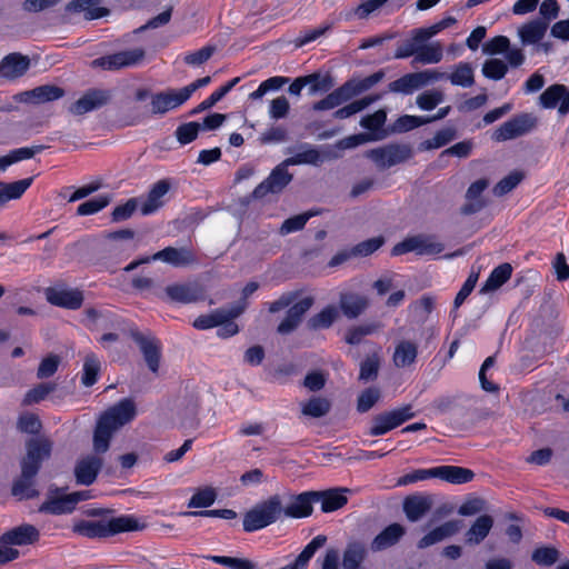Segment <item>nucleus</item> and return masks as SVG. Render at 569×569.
Masks as SVG:
<instances>
[{"mask_svg":"<svg viewBox=\"0 0 569 569\" xmlns=\"http://www.w3.org/2000/svg\"><path fill=\"white\" fill-rule=\"evenodd\" d=\"M134 416L136 406L131 399L120 400L99 416L92 437L93 453L80 458L74 466L78 485L90 486L96 481L103 466L101 455L109 450L113 435Z\"/></svg>","mask_w":569,"mask_h":569,"instance_id":"f257e3e1","label":"nucleus"},{"mask_svg":"<svg viewBox=\"0 0 569 569\" xmlns=\"http://www.w3.org/2000/svg\"><path fill=\"white\" fill-rule=\"evenodd\" d=\"M52 445V441L43 436L27 440L26 455L20 460L21 472L11 487V495L18 500L33 499L40 495L36 488V477L42 462L50 458Z\"/></svg>","mask_w":569,"mask_h":569,"instance_id":"f03ea898","label":"nucleus"},{"mask_svg":"<svg viewBox=\"0 0 569 569\" xmlns=\"http://www.w3.org/2000/svg\"><path fill=\"white\" fill-rule=\"evenodd\" d=\"M303 289L283 292L277 300L268 306L270 313H277L286 308L284 318L277 327V332L281 336H287L295 332L301 325L306 313L313 307L315 297L307 296L301 298Z\"/></svg>","mask_w":569,"mask_h":569,"instance_id":"7ed1b4c3","label":"nucleus"},{"mask_svg":"<svg viewBox=\"0 0 569 569\" xmlns=\"http://www.w3.org/2000/svg\"><path fill=\"white\" fill-rule=\"evenodd\" d=\"M144 525L131 516L113 518L103 517L100 520H81L73 526V531L87 538H107L120 532L142 530Z\"/></svg>","mask_w":569,"mask_h":569,"instance_id":"20e7f679","label":"nucleus"},{"mask_svg":"<svg viewBox=\"0 0 569 569\" xmlns=\"http://www.w3.org/2000/svg\"><path fill=\"white\" fill-rule=\"evenodd\" d=\"M283 511L282 498L280 495H272L268 499L257 503L243 516V530L253 532L277 522Z\"/></svg>","mask_w":569,"mask_h":569,"instance_id":"39448f33","label":"nucleus"},{"mask_svg":"<svg viewBox=\"0 0 569 569\" xmlns=\"http://www.w3.org/2000/svg\"><path fill=\"white\" fill-rule=\"evenodd\" d=\"M413 156L412 147L408 143H389L366 152V157L375 162L379 170H386L403 163Z\"/></svg>","mask_w":569,"mask_h":569,"instance_id":"423d86ee","label":"nucleus"},{"mask_svg":"<svg viewBox=\"0 0 569 569\" xmlns=\"http://www.w3.org/2000/svg\"><path fill=\"white\" fill-rule=\"evenodd\" d=\"M146 57L142 48L123 50L112 54L103 56L91 61L92 68L116 71L139 64Z\"/></svg>","mask_w":569,"mask_h":569,"instance_id":"0eeeda50","label":"nucleus"},{"mask_svg":"<svg viewBox=\"0 0 569 569\" xmlns=\"http://www.w3.org/2000/svg\"><path fill=\"white\" fill-rule=\"evenodd\" d=\"M413 417L415 412L411 405L379 413L372 418L369 435L373 437L382 436Z\"/></svg>","mask_w":569,"mask_h":569,"instance_id":"6e6552de","label":"nucleus"},{"mask_svg":"<svg viewBox=\"0 0 569 569\" xmlns=\"http://www.w3.org/2000/svg\"><path fill=\"white\" fill-rule=\"evenodd\" d=\"M445 246L435 240V236L417 234L406 238L398 242L391 249L392 256H401L407 252H416L417 254H438L442 252Z\"/></svg>","mask_w":569,"mask_h":569,"instance_id":"1a4fd4ad","label":"nucleus"},{"mask_svg":"<svg viewBox=\"0 0 569 569\" xmlns=\"http://www.w3.org/2000/svg\"><path fill=\"white\" fill-rule=\"evenodd\" d=\"M289 164L286 160L279 163L269 177L259 183L251 193L253 199L264 198L267 194H277L284 190V188L292 181L293 176L288 171Z\"/></svg>","mask_w":569,"mask_h":569,"instance_id":"9d476101","label":"nucleus"},{"mask_svg":"<svg viewBox=\"0 0 569 569\" xmlns=\"http://www.w3.org/2000/svg\"><path fill=\"white\" fill-rule=\"evenodd\" d=\"M537 126V118L530 113H520L503 122L492 134V139L502 142L521 137Z\"/></svg>","mask_w":569,"mask_h":569,"instance_id":"9b49d317","label":"nucleus"},{"mask_svg":"<svg viewBox=\"0 0 569 569\" xmlns=\"http://www.w3.org/2000/svg\"><path fill=\"white\" fill-rule=\"evenodd\" d=\"M46 300L59 308L78 310L84 301L83 291L78 288H68L63 284H57L44 289Z\"/></svg>","mask_w":569,"mask_h":569,"instance_id":"f8f14e48","label":"nucleus"},{"mask_svg":"<svg viewBox=\"0 0 569 569\" xmlns=\"http://www.w3.org/2000/svg\"><path fill=\"white\" fill-rule=\"evenodd\" d=\"M130 337L139 346L149 370L158 375L161 360V346L151 335H144L137 329L130 330Z\"/></svg>","mask_w":569,"mask_h":569,"instance_id":"ddd939ff","label":"nucleus"},{"mask_svg":"<svg viewBox=\"0 0 569 569\" xmlns=\"http://www.w3.org/2000/svg\"><path fill=\"white\" fill-rule=\"evenodd\" d=\"M112 94L106 89H89L70 107L69 111L76 116H82L93 110L107 106L111 101Z\"/></svg>","mask_w":569,"mask_h":569,"instance_id":"4468645a","label":"nucleus"},{"mask_svg":"<svg viewBox=\"0 0 569 569\" xmlns=\"http://www.w3.org/2000/svg\"><path fill=\"white\" fill-rule=\"evenodd\" d=\"M40 538L39 530L29 523H23L6 531L0 537V548L10 546H27L36 543Z\"/></svg>","mask_w":569,"mask_h":569,"instance_id":"2eb2a0df","label":"nucleus"},{"mask_svg":"<svg viewBox=\"0 0 569 569\" xmlns=\"http://www.w3.org/2000/svg\"><path fill=\"white\" fill-rule=\"evenodd\" d=\"M199 401L193 395H187L178 400L174 407V415L179 427L196 428L199 423L198 419Z\"/></svg>","mask_w":569,"mask_h":569,"instance_id":"dca6fc26","label":"nucleus"},{"mask_svg":"<svg viewBox=\"0 0 569 569\" xmlns=\"http://www.w3.org/2000/svg\"><path fill=\"white\" fill-rule=\"evenodd\" d=\"M187 97L183 93L182 89L176 90H167L162 92H158L151 96V109L150 113L156 114H164L169 110H172L187 101Z\"/></svg>","mask_w":569,"mask_h":569,"instance_id":"f3484780","label":"nucleus"},{"mask_svg":"<svg viewBox=\"0 0 569 569\" xmlns=\"http://www.w3.org/2000/svg\"><path fill=\"white\" fill-rule=\"evenodd\" d=\"M433 506L431 495L415 493L405 498L402 503L403 512L411 522L419 521Z\"/></svg>","mask_w":569,"mask_h":569,"instance_id":"a211bd4d","label":"nucleus"},{"mask_svg":"<svg viewBox=\"0 0 569 569\" xmlns=\"http://www.w3.org/2000/svg\"><path fill=\"white\" fill-rule=\"evenodd\" d=\"M30 68V58L20 52L7 54L0 61V77L8 80H16L22 77Z\"/></svg>","mask_w":569,"mask_h":569,"instance_id":"6ab92c4d","label":"nucleus"},{"mask_svg":"<svg viewBox=\"0 0 569 569\" xmlns=\"http://www.w3.org/2000/svg\"><path fill=\"white\" fill-rule=\"evenodd\" d=\"M489 180L486 178L478 179L472 182L466 192V203L460 208V212L465 216H471L481 211L486 206V201L481 198V193L488 188Z\"/></svg>","mask_w":569,"mask_h":569,"instance_id":"aec40b11","label":"nucleus"},{"mask_svg":"<svg viewBox=\"0 0 569 569\" xmlns=\"http://www.w3.org/2000/svg\"><path fill=\"white\" fill-rule=\"evenodd\" d=\"M166 295L170 301L192 303L203 298V289L197 283H174L167 286Z\"/></svg>","mask_w":569,"mask_h":569,"instance_id":"412c9836","label":"nucleus"},{"mask_svg":"<svg viewBox=\"0 0 569 569\" xmlns=\"http://www.w3.org/2000/svg\"><path fill=\"white\" fill-rule=\"evenodd\" d=\"M62 489L50 488L48 499L39 507V512L50 515L69 513L74 509V501L69 495H60Z\"/></svg>","mask_w":569,"mask_h":569,"instance_id":"4be33fe9","label":"nucleus"},{"mask_svg":"<svg viewBox=\"0 0 569 569\" xmlns=\"http://www.w3.org/2000/svg\"><path fill=\"white\" fill-rule=\"evenodd\" d=\"M318 491H307L293 497L292 501L283 507L282 515L289 518H306L312 513V503L317 501Z\"/></svg>","mask_w":569,"mask_h":569,"instance_id":"5701e85b","label":"nucleus"},{"mask_svg":"<svg viewBox=\"0 0 569 569\" xmlns=\"http://www.w3.org/2000/svg\"><path fill=\"white\" fill-rule=\"evenodd\" d=\"M369 306L367 297L355 292H341L339 307L342 313L349 319L358 318Z\"/></svg>","mask_w":569,"mask_h":569,"instance_id":"b1692460","label":"nucleus"},{"mask_svg":"<svg viewBox=\"0 0 569 569\" xmlns=\"http://www.w3.org/2000/svg\"><path fill=\"white\" fill-rule=\"evenodd\" d=\"M153 260H161L174 267H183L191 264L196 261V258L191 250L187 248H174L167 247L152 254Z\"/></svg>","mask_w":569,"mask_h":569,"instance_id":"393cba45","label":"nucleus"},{"mask_svg":"<svg viewBox=\"0 0 569 569\" xmlns=\"http://www.w3.org/2000/svg\"><path fill=\"white\" fill-rule=\"evenodd\" d=\"M170 188L171 183L168 179L156 182L141 206L142 214H150L161 208L164 204L162 198L169 192Z\"/></svg>","mask_w":569,"mask_h":569,"instance_id":"a878e982","label":"nucleus"},{"mask_svg":"<svg viewBox=\"0 0 569 569\" xmlns=\"http://www.w3.org/2000/svg\"><path fill=\"white\" fill-rule=\"evenodd\" d=\"M495 520L490 515L479 516L465 535L466 543L470 546L480 545L490 533Z\"/></svg>","mask_w":569,"mask_h":569,"instance_id":"bb28decb","label":"nucleus"},{"mask_svg":"<svg viewBox=\"0 0 569 569\" xmlns=\"http://www.w3.org/2000/svg\"><path fill=\"white\" fill-rule=\"evenodd\" d=\"M386 73L383 70H379L369 77L363 79L352 78L342 84L345 92L347 93V98L350 100L351 98L370 90L377 83H379Z\"/></svg>","mask_w":569,"mask_h":569,"instance_id":"cd10ccee","label":"nucleus"},{"mask_svg":"<svg viewBox=\"0 0 569 569\" xmlns=\"http://www.w3.org/2000/svg\"><path fill=\"white\" fill-rule=\"evenodd\" d=\"M406 529L399 523H391L385 528L376 538L372 540L370 548L372 551H381L387 548L395 546L401 537L405 535Z\"/></svg>","mask_w":569,"mask_h":569,"instance_id":"c85d7f7f","label":"nucleus"},{"mask_svg":"<svg viewBox=\"0 0 569 569\" xmlns=\"http://www.w3.org/2000/svg\"><path fill=\"white\" fill-rule=\"evenodd\" d=\"M433 475L435 478H439L455 485L467 483L475 478V472L472 470L458 466L436 467Z\"/></svg>","mask_w":569,"mask_h":569,"instance_id":"c756f323","label":"nucleus"},{"mask_svg":"<svg viewBox=\"0 0 569 569\" xmlns=\"http://www.w3.org/2000/svg\"><path fill=\"white\" fill-rule=\"evenodd\" d=\"M100 0H71L66 6V11L83 12L87 20L99 19L109 13V10L99 7Z\"/></svg>","mask_w":569,"mask_h":569,"instance_id":"7c9ffc66","label":"nucleus"},{"mask_svg":"<svg viewBox=\"0 0 569 569\" xmlns=\"http://www.w3.org/2000/svg\"><path fill=\"white\" fill-rule=\"evenodd\" d=\"M348 491L349 489L347 488H336L326 491H318L317 501H321V510L323 512H332L347 505L348 499L343 492Z\"/></svg>","mask_w":569,"mask_h":569,"instance_id":"2f4dec72","label":"nucleus"},{"mask_svg":"<svg viewBox=\"0 0 569 569\" xmlns=\"http://www.w3.org/2000/svg\"><path fill=\"white\" fill-rule=\"evenodd\" d=\"M338 318L339 309L333 305H328L308 319L307 328L311 331L329 329Z\"/></svg>","mask_w":569,"mask_h":569,"instance_id":"473e14b6","label":"nucleus"},{"mask_svg":"<svg viewBox=\"0 0 569 569\" xmlns=\"http://www.w3.org/2000/svg\"><path fill=\"white\" fill-rule=\"evenodd\" d=\"M549 23L542 19H536L525 23L518 30L523 44L538 43L546 34Z\"/></svg>","mask_w":569,"mask_h":569,"instance_id":"72a5a7b5","label":"nucleus"},{"mask_svg":"<svg viewBox=\"0 0 569 569\" xmlns=\"http://www.w3.org/2000/svg\"><path fill=\"white\" fill-rule=\"evenodd\" d=\"M417 356V345L409 340H401L395 348L392 361L397 368H405L415 363Z\"/></svg>","mask_w":569,"mask_h":569,"instance_id":"f704fd0d","label":"nucleus"},{"mask_svg":"<svg viewBox=\"0 0 569 569\" xmlns=\"http://www.w3.org/2000/svg\"><path fill=\"white\" fill-rule=\"evenodd\" d=\"M367 556L365 543L360 541H351L343 551L342 568L343 569H363L361 563Z\"/></svg>","mask_w":569,"mask_h":569,"instance_id":"c9c22d12","label":"nucleus"},{"mask_svg":"<svg viewBox=\"0 0 569 569\" xmlns=\"http://www.w3.org/2000/svg\"><path fill=\"white\" fill-rule=\"evenodd\" d=\"M327 542V537L319 535L315 537L298 555L293 563L282 567L280 569H307L309 560L313 557L316 551L322 548Z\"/></svg>","mask_w":569,"mask_h":569,"instance_id":"e433bc0d","label":"nucleus"},{"mask_svg":"<svg viewBox=\"0 0 569 569\" xmlns=\"http://www.w3.org/2000/svg\"><path fill=\"white\" fill-rule=\"evenodd\" d=\"M512 266L505 262L492 270L486 283L481 288V292H490L499 289L505 284L511 277Z\"/></svg>","mask_w":569,"mask_h":569,"instance_id":"4c0bfd02","label":"nucleus"},{"mask_svg":"<svg viewBox=\"0 0 569 569\" xmlns=\"http://www.w3.org/2000/svg\"><path fill=\"white\" fill-rule=\"evenodd\" d=\"M32 180L33 178H26L10 183L0 182V207L9 200L20 198L31 186Z\"/></svg>","mask_w":569,"mask_h":569,"instance_id":"58836bf2","label":"nucleus"},{"mask_svg":"<svg viewBox=\"0 0 569 569\" xmlns=\"http://www.w3.org/2000/svg\"><path fill=\"white\" fill-rule=\"evenodd\" d=\"M101 371V362L94 353H88L84 357L81 383L84 387L93 386Z\"/></svg>","mask_w":569,"mask_h":569,"instance_id":"ea45409f","label":"nucleus"},{"mask_svg":"<svg viewBox=\"0 0 569 569\" xmlns=\"http://www.w3.org/2000/svg\"><path fill=\"white\" fill-rule=\"evenodd\" d=\"M381 97H382V94H371V96L363 97L359 100L352 101L351 103L338 109L333 113V117L336 119L349 118V117L356 114L357 112L362 111L363 109L369 107L371 103L380 100Z\"/></svg>","mask_w":569,"mask_h":569,"instance_id":"a19ab883","label":"nucleus"},{"mask_svg":"<svg viewBox=\"0 0 569 569\" xmlns=\"http://www.w3.org/2000/svg\"><path fill=\"white\" fill-rule=\"evenodd\" d=\"M419 88H421V84L418 72L407 73L388 84L390 92L403 94H410Z\"/></svg>","mask_w":569,"mask_h":569,"instance_id":"79ce46f5","label":"nucleus"},{"mask_svg":"<svg viewBox=\"0 0 569 569\" xmlns=\"http://www.w3.org/2000/svg\"><path fill=\"white\" fill-rule=\"evenodd\" d=\"M442 46L439 42L418 46V52L415 62L419 63H438L442 60Z\"/></svg>","mask_w":569,"mask_h":569,"instance_id":"37998d69","label":"nucleus"},{"mask_svg":"<svg viewBox=\"0 0 569 569\" xmlns=\"http://www.w3.org/2000/svg\"><path fill=\"white\" fill-rule=\"evenodd\" d=\"M331 409V402L327 398L312 397L302 405L301 412L312 418L325 417Z\"/></svg>","mask_w":569,"mask_h":569,"instance_id":"c03bdc74","label":"nucleus"},{"mask_svg":"<svg viewBox=\"0 0 569 569\" xmlns=\"http://www.w3.org/2000/svg\"><path fill=\"white\" fill-rule=\"evenodd\" d=\"M448 79L453 86L469 88L475 83L473 69L470 63L461 62L456 66L452 73L448 74Z\"/></svg>","mask_w":569,"mask_h":569,"instance_id":"a18cd8bd","label":"nucleus"},{"mask_svg":"<svg viewBox=\"0 0 569 569\" xmlns=\"http://www.w3.org/2000/svg\"><path fill=\"white\" fill-rule=\"evenodd\" d=\"M57 385L53 382H41L31 388L22 399V406H32L44 400L49 393L53 392Z\"/></svg>","mask_w":569,"mask_h":569,"instance_id":"49530a36","label":"nucleus"},{"mask_svg":"<svg viewBox=\"0 0 569 569\" xmlns=\"http://www.w3.org/2000/svg\"><path fill=\"white\" fill-rule=\"evenodd\" d=\"M560 559V551L556 547L543 546L532 551L531 560L538 566L551 567Z\"/></svg>","mask_w":569,"mask_h":569,"instance_id":"de8ad7c7","label":"nucleus"},{"mask_svg":"<svg viewBox=\"0 0 569 569\" xmlns=\"http://www.w3.org/2000/svg\"><path fill=\"white\" fill-rule=\"evenodd\" d=\"M33 103H43L53 101L64 96V90L54 84H43L31 90Z\"/></svg>","mask_w":569,"mask_h":569,"instance_id":"09e8293b","label":"nucleus"},{"mask_svg":"<svg viewBox=\"0 0 569 569\" xmlns=\"http://www.w3.org/2000/svg\"><path fill=\"white\" fill-rule=\"evenodd\" d=\"M566 93L565 84H552L548 87L539 97V103L542 108L552 109L557 107L558 102L562 101V97Z\"/></svg>","mask_w":569,"mask_h":569,"instance_id":"8fccbe9b","label":"nucleus"},{"mask_svg":"<svg viewBox=\"0 0 569 569\" xmlns=\"http://www.w3.org/2000/svg\"><path fill=\"white\" fill-rule=\"evenodd\" d=\"M525 178V173L519 170L511 171L502 178L492 189L496 197H502L512 191Z\"/></svg>","mask_w":569,"mask_h":569,"instance_id":"3c124183","label":"nucleus"},{"mask_svg":"<svg viewBox=\"0 0 569 569\" xmlns=\"http://www.w3.org/2000/svg\"><path fill=\"white\" fill-rule=\"evenodd\" d=\"M380 356L378 352H373L372 355L368 356L361 363H360V373H359V380L362 381H372L378 377V372L380 369Z\"/></svg>","mask_w":569,"mask_h":569,"instance_id":"603ef678","label":"nucleus"},{"mask_svg":"<svg viewBox=\"0 0 569 569\" xmlns=\"http://www.w3.org/2000/svg\"><path fill=\"white\" fill-rule=\"evenodd\" d=\"M303 149L300 152H297L295 156L284 159L286 164L297 166V164H317L320 161V153L316 148L301 146Z\"/></svg>","mask_w":569,"mask_h":569,"instance_id":"864d4df0","label":"nucleus"},{"mask_svg":"<svg viewBox=\"0 0 569 569\" xmlns=\"http://www.w3.org/2000/svg\"><path fill=\"white\" fill-rule=\"evenodd\" d=\"M240 79L234 78L224 86H222L220 89L214 91L208 99L203 100L200 104H198L190 114H197L201 111H204L207 109H210L213 107L218 101H220L234 86L238 83Z\"/></svg>","mask_w":569,"mask_h":569,"instance_id":"5fc2aeb1","label":"nucleus"},{"mask_svg":"<svg viewBox=\"0 0 569 569\" xmlns=\"http://www.w3.org/2000/svg\"><path fill=\"white\" fill-rule=\"evenodd\" d=\"M319 211L309 210L307 212H303L301 214H297L293 217H290L283 221L280 228L281 234H288L295 231H299L305 228L307 221L317 216Z\"/></svg>","mask_w":569,"mask_h":569,"instance_id":"6e6d98bb","label":"nucleus"},{"mask_svg":"<svg viewBox=\"0 0 569 569\" xmlns=\"http://www.w3.org/2000/svg\"><path fill=\"white\" fill-rule=\"evenodd\" d=\"M379 329L377 323H368L351 327L347 330L345 341L348 345H359L366 336L372 335Z\"/></svg>","mask_w":569,"mask_h":569,"instance_id":"4d7b16f0","label":"nucleus"},{"mask_svg":"<svg viewBox=\"0 0 569 569\" xmlns=\"http://www.w3.org/2000/svg\"><path fill=\"white\" fill-rule=\"evenodd\" d=\"M348 100L349 99L347 98V93L345 92L343 87L341 86L338 89L330 92L322 100L316 102L312 108L316 111L330 110Z\"/></svg>","mask_w":569,"mask_h":569,"instance_id":"13d9d810","label":"nucleus"},{"mask_svg":"<svg viewBox=\"0 0 569 569\" xmlns=\"http://www.w3.org/2000/svg\"><path fill=\"white\" fill-rule=\"evenodd\" d=\"M217 492L211 487L198 489L188 502L189 508H207L213 505Z\"/></svg>","mask_w":569,"mask_h":569,"instance_id":"bf43d9fd","label":"nucleus"},{"mask_svg":"<svg viewBox=\"0 0 569 569\" xmlns=\"http://www.w3.org/2000/svg\"><path fill=\"white\" fill-rule=\"evenodd\" d=\"M288 82H289V78H287V77H281V76L271 77V78L264 80L263 82H261L260 86L258 87V89L249 94V98L251 100H259L267 92L272 91V90H279Z\"/></svg>","mask_w":569,"mask_h":569,"instance_id":"052dcab7","label":"nucleus"},{"mask_svg":"<svg viewBox=\"0 0 569 569\" xmlns=\"http://www.w3.org/2000/svg\"><path fill=\"white\" fill-rule=\"evenodd\" d=\"M60 363L61 357L59 355H48L39 363L37 369V378L41 380L51 378L58 371Z\"/></svg>","mask_w":569,"mask_h":569,"instance_id":"680f3d73","label":"nucleus"},{"mask_svg":"<svg viewBox=\"0 0 569 569\" xmlns=\"http://www.w3.org/2000/svg\"><path fill=\"white\" fill-rule=\"evenodd\" d=\"M111 201L109 194H102L81 203L77 209L78 216H89L104 209Z\"/></svg>","mask_w":569,"mask_h":569,"instance_id":"e2e57ef3","label":"nucleus"},{"mask_svg":"<svg viewBox=\"0 0 569 569\" xmlns=\"http://www.w3.org/2000/svg\"><path fill=\"white\" fill-rule=\"evenodd\" d=\"M47 147L43 144H37L32 147H23L12 150L9 154L4 156V164H12L14 162L31 159L37 153L43 151Z\"/></svg>","mask_w":569,"mask_h":569,"instance_id":"0e129e2a","label":"nucleus"},{"mask_svg":"<svg viewBox=\"0 0 569 569\" xmlns=\"http://www.w3.org/2000/svg\"><path fill=\"white\" fill-rule=\"evenodd\" d=\"M207 558L214 563L222 565L231 569H257V565L254 562L244 558H233L226 556H209Z\"/></svg>","mask_w":569,"mask_h":569,"instance_id":"69168bd1","label":"nucleus"},{"mask_svg":"<svg viewBox=\"0 0 569 569\" xmlns=\"http://www.w3.org/2000/svg\"><path fill=\"white\" fill-rule=\"evenodd\" d=\"M443 99L445 96L442 91L433 89L419 94L416 102L420 109L429 111L441 103Z\"/></svg>","mask_w":569,"mask_h":569,"instance_id":"338daca9","label":"nucleus"},{"mask_svg":"<svg viewBox=\"0 0 569 569\" xmlns=\"http://www.w3.org/2000/svg\"><path fill=\"white\" fill-rule=\"evenodd\" d=\"M508 71L507 64L499 59H489L482 66V73L485 77L492 80L502 79Z\"/></svg>","mask_w":569,"mask_h":569,"instance_id":"774afa93","label":"nucleus"}]
</instances>
